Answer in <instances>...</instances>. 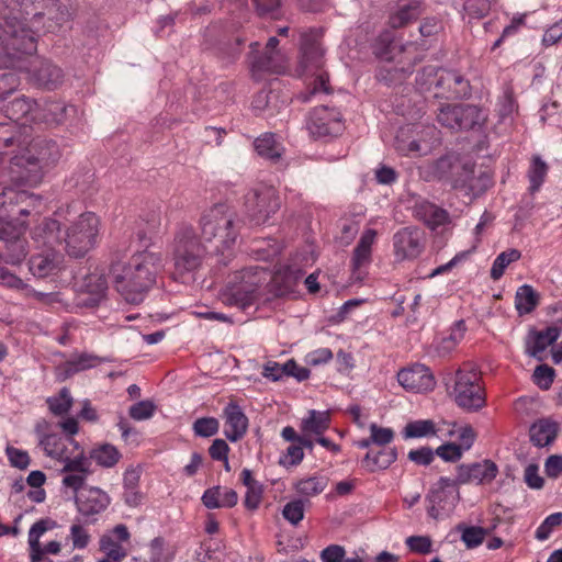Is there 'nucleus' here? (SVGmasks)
I'll use <instances>...</instances> for the list:
<instances>
[{
	"label": "nucleus",
	"mask_w": 562,
	"mask_h": 562,
	"mask_svg": "<svg viewBox=\"0 0 562 562\" xmlns=\"http://www.w3.org/2000/svg\"><path fill=\"white\" fill-rule=\"evenodd\" d=\"M0 146L12 148L10 164L13 179L30 186L38 184L44 175L59 161L61 153L53 139L33 137L32 127L11 125L0 128Z\"/></svg>",
	"instance_id": "nucleus-1"
},
{
	"label": "nucleus",
	"mask_w": 562,
	"mask_h": 562,
	"mask_svg": "<svg viewBox=\"0 0 562 562\" xmlns=\"http://www.w3.org/2000/svg\"><path fill=\"white\" fill-rule=\"evenodd\" d=\"M65 218L61 224L54 218L43 220L33 231V239L42 246H63L68 256L85 257L97 244L100 218L93 212H83L71 218V206L56 213Z\"/></svg>",
	"instance_id": "nucleus-2"
},
{
	"label": "nucleus",
	"mask_w": 562,
	"mask_h": 562,
	"mask_svg": "<svg viewBox=\"0 0 562 562\" xmlns=\"http://www.w3.org/2000/svg\"><path fill=\"white\" fill-rule=\"evenodd\" d=\"M50 428L52 425L46 419L36 422L34 432L38 438V445L47 457L64 464L60 470L64 474L61 484L77 494L92 473L90 461L77 441L52 434Z\"/></svg>",
	"instance_id": "nucleus-3"
},
{
	"label": "nucleus",
	"mask_w": 562,
	"mask_h": 562,
	"mask_svg": "<svg viewBox=\"0 0 562 562\" xmlns=\"http://www.w3.org/2000/svg\"><path fill=\"white\" fill-rule=\"evenodd\" d=\"M162 268V255L146 250L135 254L127 262H112L109 273L122 297L128 303L138 304L155 284Z\"/></svg>",
	"instance_id": "nucleus-4"
},
{
	"label": "nucleus",
	"mask_w": 562,
	"mask_h": 562,
	"mask_svg": "<svg viewBox=\"0 0 562 562\" xmlns=\"http://www.w3.org/2000/svg\"><path fill=\"white\" fill-rule=\"evenodd\" d=\"M21 9H12L0 19V68L18 67L24 56L36 52V31L43 14L35 12L29 19Z\"/></svg>",
	"instance_id": "nucleus-5"
},
{
	"label": "nucleus",
	"mask_w": 562,
	"mask_h": 562,
	"mask_svg": "<svg viewBox=\"0 0 562 562\" xmlns=\"http://www.w3.org/2000/svg\"><path fill=\"white\" fill-rule=\"evenodd\" d=\"M239 229L236 214L222 203L205 210L200 218L201 239L207 255L216 257L221 265H227L234 256Z\"/></svg>",
	"instance_id": "nucleus-6"
},
{
	"label": "nucleus",
	"mask_w": 562,
	"mask_h": 562,
	"mask_svg": "<svg viewBox=\"0 0 562 562\" xmlns=\"http://www.w3.org/2000/svg\"><path fill=\"white\" fill-rule=\"evenodd\" d=\"M300 50L299 68L301 74H311L314 76L313 81L307 86L306 92L301 93L300 99L303 102H308L313 95L330 93L329 76L326 71L322 70L324 50L318 41V33L316 31L311 30L301 35Z\"/></svg>",
	"instance_id": "nucleus-7"
},
{
	"label": "nucleus",
	"mask_w": 562,
	"mask_h": 562,
	"mask_svg": "<svg viewBox=\"0 0 562 562\" xmlns=\"http://www.w3.org/2000/svg\"><path fill=\"white\" fill-rule=\"evenodd\" d=\"M205 255L207 249L201 236L192 225L182 224L175 234L172 245L175 273L183 276L198 270Z\"/></svg>",
	"instance_id": "nucleus-8"
},
{
	"label": "nucleus",
	"mask_w": 562,
	"mask_h": 562,
	"mask_svg": "<svg viewBox=\"0 0 562 562\" xmlns=\"http://www.w3.org/2000/svg\"><path fill=\"white\" fill-rule=\"evenodd\" d=\"M456 404L467 412H477L486 404L482 376L476 366L463 363L454 374L453 389L450 392Z\"/></svg>",
	"instance_id": "nucleus-9"
},
{
	"label": "nucleus",
	"mask_w": 562,
	"mask_h": 562,
	"mask_svg": "<svg viewBox=\"0 0 562 562\" xmlns=\"http://www.w3.org/2000/svg\"><path fill=\"white\" fill-rule=\"evenodd\" d=\"M487 114L474 104H443L438 109V123L451 131L480 130L486 122Z\"/></svg>",
	"instance_id": "nucleus-10"
},
{
	"label": "nucleus",
	"mask_w": 562,
	"mask_h": 562,
	"mask_svg": "<svg viewBox=\"0 0 562 562\" xmlns=\"http://www.w3.org/2000/svg\"><path fill=\"white\" fill-rule=\"evenodd\" d=\"M427 514L434 519L449 516L460 501L459 485L454 479L441 476L425 496Z\"/></svg>",
	"instance_id": "nucleus-11"
},
{
	"label": "nucleus",
	"mask_w": 562,
	"mask_h": 562,
	"mask_svg": "<svg viewBox=\"0 0 562 562\" xmlns=\"http://www.w3.org/2000/svg\"><path fill=\"white\" fill-rule=\"evenodd\" d=\"M432 179L448 182L454 189L465 188L472 180L474 168L471 164H463L459 155L448 153L429 165Z\"/></svg>",
	"instance_id": "nucleus-12"
},
{
	"label": "nucleus",
	"mask_w": 562,
	"mask_h": 562,
	"mask_svg": "<svg viewBox=\"0 0 562 562\" xmlns=\"http://www.w3.org/2000/svg\"><path fill=\"white\" fill-rule=\"evenodd\" d=\"M306 127L313 138L328 142L342 134L345 124L337 109L321 105L310 112Z\"/></svg>",
	"instance_id": "nucleus-13"
},
{
	"label": "nucleus",
	"mask_w": 562,
	"mask_h": 562,
	"mask_svg": "<svg viewBox=\"0 0 562 562\" xmlns=\"http://www.w3.org/2000/svg\"><path fill=\"white\" fill-rule=\"evenodd\" d=\"M281 206L280 196L272 186L259 184L252 189V201L248 207V225L266 224Z\"/></svg>",
	"instance_id": "nucleus-14"
},
{
	"label": "nucleus",
	"mask_w": 562,
	"mask_h": 562,
	"mask_svg": "<svg viewBox=\"0 0 562 562\" xmlns=\"http://www.w3.org/2000/svg\"><path fill=\"white\" fill-rule=\"evenodd\" d=\"M392 245L396 261L415 260L426 248L425 232L417 226L403 227L393 235Z\"/></svg>",
	"instance_id": "nucleus-15"
},
{
	"label": "nucleus",
	"mask_w": 562,
	"mask_h": 562,
	"mask_svg": "<svg viewBox=\"0 0 562 562\" xmlns=\"http://www.w3.org/2000/svg\"><path fill=\"white\" fill-rule=\"evenodd\" d=\"M424 72L435 75L434 81L429 85H435V88L439 90L436 95L440 94L446 99H468L472 94L469 80L458 71L426 67Z\"/></svg>",
	"instance_id": "nucleus-16"
},
{
	"label": "nucleus",
	"mask_w": 562,
	"mask_h": 562,
	"mask_svg": "<svg viewBox=\"0 0 562 562\" xmlns=\"http://www.w3.org/2000/svg\"><path fill=\"white\" fill-rule=\"evenodd\" d=\"M1 109L10 122L0 123V128H11L13 124L30 126L27 123L37 121V103L24 95L13 99Z\"/></svg>",
	"instance_id": "nucleus-17"
},
{
	"label": "nucleus",
	"mask_w": 562,
	"mask_h": 562,
	"mask_svg": "<svg viewBox=\"0 0 562 562\" xmlns=\"http://www.w3.org/2000/svg\"><path fill=\"white\" fill-rule=\"evenodd\" d=\"M397 381L405 390L416 393L432 391L436 385L430 369L422 363L400 370Z\"/></svg>",
	"instance_id": "nucleus-18"
},
{
	"label": "nucleus",
	"mask_w": 562,
	"mask_h": 562,
	"mask_svg": "<svg viewBox=\"0 0 562 562\" xmlns=\"http://www.w3.org/2000/svg\"><path fill=\"white\" fill-rule=\"evenodd\" d=\"M497 473V465L491 460H484L483 462L460 464L457 468L454 480L459 486L470 483L484 484L491 483Z\"/></svg>",
	"instance_id": "nucleus-19"
},
{
	"label": "nucleus",
	"mask_w": 562,
	"mask_h": 562,
	"mask_svg": "<svg viewBox=\"0 0 562 562\" xmlns=\"http://www.w3.org/2000/svg\"><path fill=\"white\" fill-rule=\"evenodd\" d=\"M78 512L90 517L104 512L111 503L110 496L99 487H85L75 498Z\"/></svg>",
	"instance_id": "nucleus-20"
},
{
	"label": "nucleus",
	"mask_w": 562,
	"mask_h": 562,
	"mask_svg": "<svg viewBox=\"0 0 562 562\" xmlns=\"http://www.w3.org/2000/svg\"><path fill=\"white\" fill-rule=\"evenodd\" d=\"M413 215L430 231H436L451 223L449 212L428 200L416 201L413 207Z\"/></svg>",
	"instance_id": "nucleus-21"
},
{
	"label": "nucleus",
	"mask_w": 562,
	"mask_h": 562,
	"mask_svg": "<svg viewBox=\"0 0 562 562\" xmlns=\"http://www.w3.org/2000/svg\"><path fill=\"white\" fill-rule=\"evenodd\" d=\"M255 153L263 160L271 165H279L283 160L285 147L282 143L281 136L272 132H265L255 138L254 143Z\"/></svg>",
	"instance_id": "nucleus-22"
},
{
	"label": "nucleus",
	"mask_w": 562,
	"mask_h": 562,
	"mask_svg": "<svg viewBox=\"0 0 562 562\" xmlns=\"http://www.w3.org/2000/svg\"><path fill=\"white\" fill-rule=\"evenodd\" d=\"M223 304L244 311L246 307V281L243 271H237L229 277L226 285L220 294Z\"/></svg>",
	"instance_id": "nucleus-23"
},
{
	"label": "nucleus",
	"mask_w": 562,
	"mask_h": 562,
	"mask_svg": "<svg viewBox=\"0 0 562 562\" xmlns=\"http://www.w3.org/2000/svg\"><path fill=\"white\" fill-rule=\"evenodd\" d=\"M224 434L231 441L240 439L246 432V415L236 402L231 401L223 412Z\"/></svg>",
	"instance_id": "nucleus-24"
},
{
	"label": "nucleus",
	"mask_w": 562,
	"mask_h": 562,
	"mask_svg": "<svg viewBox=\"0 0 562 562\" xmlns=\"http://www.w3.org/2000/svg\"><path fill=\"white\" fill-rule=\"evenodd\" d=\"M80 289L83 294L89 295V297L82 299L81 303L89 306L97 305L104 297L108 290V280L104 272L95 269L87 274L82 280Z\"/></svg>",
	"instance_id": "nucleus-25"
},
{
	"label": "nucleus",
	"mask_w": 562,
	"mask_h": 562,
	"mask_svg": "<svg viewBox=\"0 0 562 562\" xmlns=\"http://www.w3.org/2000/svg\"><path fill=\"white\" fill-rule=\"evenodd\" d=\"M251 53L254 54L251 60V75L256 80L261 79L266 74L279 72L281 65L279 63V56L270 54L266 50L259 52L260 44L258 42L251 43Z\"/></svg>",
	"instance_id": "nucleus-26"
},
{
	"label": "nucleus",
	"mask_w": 562,
	"mask_h": 562,
	"mask_svg": "<svg viewBox=\"0 0 562 562\" xmlns=\"http://www.w3.org/2000/svg\"><path fill=\"white\" fill-rule=\"evenodd\" d=\"M63 255L55 250L37 254L31 257L29 262L30 271L34 277L46 278L59 269L63 262Z\"/></svg>",
	"instance_id": "nucleus-27"
},
{
	"label": "nucleus",
	"mask_w": 562,
	"mask_h": 562,
	"mask_svg": "<svg viewBox=\"0 0 562 562\" xmlns=\"http://www.w3.org/2000/svg\"><path fill=\"white\" fill-rule=\"evenodd\" d=\"M397 459V449L393 448H375L370 449L363 459L361 465L368 472L374 473L376 471L386 470Z\"/></svg>",
	"instance_id": "nucleus-28"
},
{
	"label": "nucleus",
	"mask_w": 562,
	"mask_h": 562,
	"mask_svg": "<svg viewBox=\"0 0 562 562\" xmlns=\"http://www.w3.org/2000/svg\"><path fill=\"white\" fill-rule=\"evenodd\" d=\"M561 335L555 326H549L543 330H531L527 340V353L535 358L540 355L552 344H554Z\"/></svg>",
	"instance_id": "nucleus-29"
},
{
	"label": "nucleus",
	"mask_w": 562,
	"mask_h": 562,
	"mask_svg": "<svg viewBox=\"0 0 562 562\" xmlns=\"http://www.w3.org/2000/svg\"><path fill=\"white\" fill-rule=\"evenodd\" d=\"M559 432V424L550 418H540L529 428L530 441L533 446L542 448L551 445Z\"/></svg>",
	"instance_id": "nucleus-30"
},
{
	"label": "nucleus",
	"mask_w": 562,
	"mask_h": 562,
	"mask_svg": "<svg viewBox=\"0 0 562 562\" xmlns=\"http://www.w3.org/2000/svg\"><path fill=\"white\" fill-rule=\"evenodd\" d=\"M202 503L210 509L233 507L237 504V493L228 487L214 486L203 493Z\"/></svg>",
	"instance_id": "nucleus-31"
},
{
	"label": "nucleus",
	"mask_w": 562,
	"mask_h": 562,
	"mask_svg": "<svg viewBox=\"0 0 562 562\" xmlns=\"http://www.w3.org/2000/svg\"><path fill=\"white\" fill-rule=\"evenodd\" d=\"M56 522L50 519H41L36 521L29 531V547L31 562H40L42 560V546L40 538L49 529H53Z\"/></svg>",
	"instance_id": "nucleus-32"
},
{
	"label": "nucleus",
	"mask_w": 562,
	"mask_h": 562,
	"mask_svg": "<svg viewBox=\"0 0 562 562\" xmlns=\"http://www.w3.org/2000/svg\"><path fill=\"white\" fill-rule=\"evenodd\" d=\"M376 232L374 229H367L360 237L356 248L353 249L352 267L361 269L371 261L372 245L374 243Z\"/></svg>",
	"instance_id": "nucleus-33"
},
{
	"label": "nucleus",
	"mask_w": 562,
	"mask_h": 562,
	"mask_svg": "<svg viewBox=\"0 0 562 562\" xmlns=\"http://www.w3.org/2000/svg\"><path fill=\"white\" fill-rule=\"evenodd\" d=\"M422 12V2L418 0H411L401 5L398 10L390 16L389 23L391 27L400 29L418 19Z\"/></svg>",
	"instance_id": "nucleus-34"
},
{
	"label": "nucleus",
	"mask_w": 562,
	"mask_h": 562,
	"mask_svg": "<svg viewBox=\"0 0 562 562\" xmlns=\"http://www.w3.org/2000/svg\"><path fill=\"white\" fill-rule=\"evenodd\" d=\"M34 77L37 83L46 89H55L63 79V71L49 61H41L34 70Z\"/></svg>",
	"instance_id": "nucleus-35"
},
{
	"label": "nucleus",
	"mask_w": 562,
	"mask_h": 562,
	"mask_svg": "<svg viewBox=\"0 0 562 562\" xmlns=\"http://www.w3.org/2000/svg\"><path fill=\"white\" fill-rule=\"evenodd\" d=\"M540 295L529 284L519 286L515 294V307L519 315L531 313L539 304Z\"/></svg>",
	"instance_id": "nucleus-36"
},
{
	"label": "nucleus",
	"mask_w": 562,
	"mask_h": 562,
	"mask_svg": "<svg viewBox=\"0 0 562 562\" xmlns=\"http://www.w3.org/2000/svg\"><path fill=\"white\" fill-rule=\"evenodd\" d=\"M88 460L95 461L102 468H112L121 459L120 451L110 443L98 446L90 450Z\"/></svg>",
	"instance_id": "nucleus-37"
},
{
	"label": "nucleus",
	"mask_w": 562,
	"mask_h": 562,
	"mask_svg": "<svg viewBox=\"0 0 562 562\" xmlns=\"http://www.w3.org/2000/svg\"><path fill=\"white\" fill-rule=\"evenodd\" d=\"M329 424L330 417L328 412L312 409L308 412V417L302 420L301 427L304 432H311L319 436L328 429Z\"/></svg>",
	"instance_id": "nucleus-38"
},
{
	"label": "nucleus",
	"mask_w": 562,
	"mask_h": 562,
	"mask_svg": "<svg viewBox=\"0 0 562 562\" xmlns=\"http://www.w3.org/2000/svg\"><path fill=\"white\" fill-rule=\"evenodd\" d=\"M328 484V479L322 475H314L306 479H302L295 483L296 492L306 497L315 496L321 494Z\"/></svg>",
	"instance_id": "nucleus-39"
},
{
	"label": "nucleus",
	"mask_w": 562,
	"mask_h": 562,
	"mask_svg": "<svg viewBox=\"0 0 562 562\" xmlns=\"http://www.w3.org/2000/svg\"><path fill=\"white\" fill-rule=\"evenodd\" d=\"M521 257V252L518 249L512 248L501 252L494 260L491 268V278L498 280L503 277L506 268L515 261H518Z\"/></svg>",
	"instance_id": "nucleus-40"
},
{
	"label": "nucleus",
	"mask_w": 562,
	"mask_h": 562,
	"mask_svg": "<svg viewBox=\"0 0 562 562\" xmlns=\"http://www.w3.org/2000/svg\"><path fill=\"white\" fill-rule=\"evenodd\" d=\"M65 112L66 106L63 103L49 101L44 104L42 110L37 106V121L58 124L61 122Z\"/></svg>",
	"instance_id": "nucleus-41"
},
{
	"label": "nucleus",
	"mask_w": 562,
	"mask_h": 562,
	"mask_svg": "<svg viewBox=\"0 0 562 562\" xmlns=\"http://www.w3.org/2000/svg\"><path fill=\"white\" fill-rule=\"evenodd\" d=\"M548 172L547 164L539 157L535 156L528 170L530 181V191L536 192L542 186Z\"/></svg>",
	"instance_id": "nucleus-42"
},
{
	"label": "nucleus",
	"mask_w": 562,
	"mask_h": 562,
	"mask_svg": "<svg viewBox=\"0 0 562 562\" xmlns=\"http://www.w3.org/2000/svg\"><path fill=\"white\" fill-rule=\"evenodd\" d=\"M403 434L405 438H422L436 435V427L429 419L415 420L405 426Z\"/></svg>",
	"instance_id": "nucleus-43"
},
{
	"label": "nucleus",
	"mask_w": 562,
	"mask_h": 562,
	"mask_svg": "<svg viewBox=\"0 0 562 562\" xmlns=\"http://www.w3.org/2000/svg\"><path fill=\"white\" fill-rule=\"evenodd\" d=\"M295 368V360L290 359L285 363L281 364L277 361H268L262 369L261 374L273 381H281L284 376H288V371Z\"/></svg>",
	"instance_id": "nucleus-44"
},
{
	"label": "nucleus",
	"mask_w": 562,
	"mask_h": 562,
	"mask_svg": "<svg viewBox=\"0 0 562 562\" xmlns=\"http://www.w3.org/2000/svg\"><path fill=\"white\" fill-rule=\"evenodd\" d=\"M49 411L57 416L67 414L72 406V397L68 389L64 387L57 396L48 397Z\"/></svg>",
	"instance_id": "nucleus-45"
},
{
	"label": "nucleus",
	"mask_w": 562,
	"mask_h": 562,
	"mask_svg": "<svg viewBox=\"0 0 562 562\" xmlns=\"http://www.w3.org/2000/svg\"><path fill=\"white\" fill-rule=\"evenodd\" d=\"M457 529L461 531V539L469 549L480 546L486 536V531L482 527L459 525Z\"/></svg>",
	"instance_id": "nucleus-46"
},
{
	"label": "nucleus",
	"mask_w": 562,
	"mask_h": 562,
	"mask_svg": "<svg viewBox=\"0 0 562 562\" xmlns=\"http://www.w3.org/2000/svg\"><path fill=\"white\" fill-rule=\"evenodd\" d=\"M33 200L34 198L26 191H16L11 188H7L0 193V206L3 207L15 206L22 203H26L29 205Z\"/></svg>",
	"instance_id": "nucleus-47"
},
{
	"label": "nucleus",
	"mask_w": 562,
	"mask_h": 562,
	"mask_svg": "<svg viewBox=\"0 0 562 562\" xmlns=\"http://www.w3.org/2000/svg\"><path fill=\"white\" fill-rule=\"evenodd\" d=\"M5 262L10 265L21 263L27 255L26 240L22 236L13 240L12 243H9L8 245H5Z\"/></svg>",
	"instance_id": "nucleus-48"
},
{
	"label": "nucleus",
	"mask_w": 562,
	"mask_h": 562,
	"mask_svg": "<svg viewBox=\"0 0 562 562\" xmlns=\"http://www.w3.org/2000/svg\"><path fill=\"white\" fill-rule=\"evenodd\" d=\"M294 282L291 276L276 273L271 281V291L276 296H284L293 291Z\"/></svg>",
	"instance_id": "nucleus-49"
},
{
	"label": "nucleus",
	"mask_w": 562,
	"mask_h": 562,
	"mask_svg": "<svg viewBox=\"0 0 562 562\" xmlns=\"http://www.w3.org/2000/svg\"><path fill=\"white\" fill-rule=\"evenodd\" d=\"M394 439V431L391 428L380 427L376 424L370 425V442L376 448H383Z\"/></svg>",
	"instance_id": "nucleus-50"
},
{
	"label": "nucleus",
	"mask_w": 562,
	"mask_h": 562,
	"mask_svg": "<svg viewBox=\"0 0 562 562\" xmlns=\"http://www.w3.org/2000/svg\"><path fill=\"white\" fill-rule=\"evenodd\" d=\"M284 519L296 526L304 518V502L293 499L285 504L282 510Z\"/></svg>",
	"instance_id": "nucleus-51"
},
{
	"label": "nucleus",
	"mask_w": 562,
	"mask_h": 562,
	"mask_svg": "<svg viewBox=\"0 0 562 562\" xmlns=\"http://www.w3.org/2000/svg\"><path fill=\"white\" fill-rule=\"evenodd\" d=\"M562 524V513H553L549 515L536 530L538 540H547L553 529Z\"/></svg>",
	"instance_id": "nucleus-52"
},
{
	"label": "nucleus",
	"mask_w": 562,
	"mask_h": 562,
	"mask_svg": "<svg viewBox=\"0 0 562 562\" xmlns=\"http://www.w3.org/2000/svg\"><path fill=\"white\" fill-rule=\"evenodd\" d=\"M100 549L104 551L109 559L120 562L126 557L124 549L115 542L110 536H103L100 540Z\"/></svg>",
	"instance_id": "nucleus-53"
},
{
	"label": "nucleus",
	"mask_w": 562,
	"mask_h": 562,
	"mask_svg": "<svg viewBox=\"0 0 562 562\" xmlns=\"http://www.w3.org/2000/svg\"><path fill=\"white\" fill-rule=\"evenodd\" d=\"M218 420L214 417H202L193 424V430L200 437H211L218 431Z\"/></svg>",
	"instance_id": "nucleus-54"
},
{
	"label": "nucleus",
	"mask_w": 562,
	"mask_h": 562,
	"mask_svg": "<svg viewBox=\"0 0 562 562\" xmlns=\"http://www.w3.org/2000/svg\"><path fill=\"white\" fill-rule=\"evenodd\" d=\"M5 454L11 467L13 468L25 470L30 465L31 459L27 451L25 450L8 446L5 448Z\"/></svg>",
	"instance_id": "nucleus-55"
},
{
	"label": "nucleus",
	"mask_w": 562,
	"mask_h": 562,
	"mask_svg": "<svg viewBox=\"0 0 562 562\" xmlns=\"http://www.w3.org/2000/svg\"><path fill=\"white\" fill-rule=\"evenodd\" d=\"M99 361L100 359L97 356L82 353L78 356L76 359L67 362V371L69 373L83 371L95 367L99 363Z\"/></svg>",
	"instance_id": "nucleus-56"
},
{
	"label": "nucleus",
	"mask_w": 562,
	"mask_h": 562,
	"mask_svg": "<svg viewBox=\"0 0 562 562\" xmlns=\"http://www.w3.org/2000/svg\"><path fill=\"white\" fill-rule=\"evenodd\" d=\"M555 371L553 368L541 364L538 366L533 373V381L541 390H549L553 383Z\"/></svg>",
	"instance_id": "nucleus-57"
},
{
	"label": "nucleus",
	"mask_w": 562,
	"mask_h": 562,
	"mask_svg": "<svg viewBox=\"0 0 562 562\" xmlns=\"http://www.w3.org/2000/svg\"><path fill=\"white\" fill-rule=\"evenodd\" d=\"M376 78L385 82L387 86L402 82L405 79V71L403 68L397 67H381L378 71Z\"/></svg>",
	"instance_id": "nucleus-58"
},
{
	"label": "nucleus",
	"mask_w": 562,
	"mask_h": 562,
	"mask_svg": "<svg viewBox=\"0 0 562 562\" xmlns=\"http://www.w3.org/2000/svg\"><path fill=\"white\" fill-rule=\"evenodd\" d=\"M435 456L440 457L442 460L447 462H457L462 457V448L461 446L448 442L439 446L436 450H434Z\"/></svg>",
	"instance_id": "nucleus-59"
},
{
	"label": "nucleus",
	"mask_w": 562,
	"mask_h": 562,
	"mask_svg": "<svg viewBox=\"0 0 562 562\" xmlns=\"http://www.w3.org/2000/svg\"><path fill=\"white\" fill-rule=\"evenodd\" d=\"M259 16L277 19L281 7V0H252Z\"/></svg>",
	"instance_id": "nucleus-60"
},
{
	"label": "nucleus",
	"mask_w": 562,
	"mask_h": 562,
	"mask_svg": "<svg viewBox=\"0 0 562 562\" xmlns=\"http://www.w3.org/2000/svg\"><path fill=\"white\" fill-rule=\"evenodd\" d=\"M155 412V405L150 401H140L130 407V416L134 420L149 419Z\"/></svg>",
	"instance_id": "nucleus-61"
},
{
	"label": "nucleus",
	"mask_w": 562,
	"mask_h": 562,
	"mask_svg": "<svg viewBox=\"0 0 562 562\" xmlns=\"http://www.w3.org/2000/svg\"><path fill=\"white\" fill-rule=\"evenodd\" d=\"M304 458V451L302 450V446L295 443H291L285 452L280 458V464L284 467H293L301 463Z\"/></svg>",
	"instance_id": "nucleus-62"
},
{
	"label": "nucleus",
	"mask_w": 562,
	"mask_h": 562,
	"mask_svg": "<svg viewBox=\"0 0 562 562\" xmlns=\"http://www.w3.org/2000/svg\"><path fill=\"white\" fill-rule=\"evenodd\" d=\"M491 9L490 0H465L464 10L471 16L481 19L485 16Z\"/></svg>",
	"instance_id": "nucleus-63"
},
{
	"label": "nucleus",
	"mask_w": 562,
	"mask_h": 562,
	"mask_svg": "<svg viewBox=\"0 0 562 562\" xmlns=\"http://www.w3.org/2000/svg\"><path fill=\"white\" fill-rule=\"evenodd\" d=\"M407 458L417 465L427 467L435 460V452L430 447L425 446L411 450Z\"/></svg>",
	"instance_id": "nucleus-64"
}]
</instances>
